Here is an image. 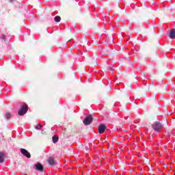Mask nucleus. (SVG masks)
Returning a JSON list of instances; mask_svg holds the SVG:
<instances>
[{
	"mask_svg": "<svg viewBox=\"0 0 175 175\" xmlns=\"http://www.w3.org/2000/svg\"><path fill=\"white\" fill-rule=\"evenodd\" d=\"M21 154L23 155V157H26V158H31V153L27 150V149L25 148H21L20 149Z\"/></svg>",
	"mask_w": 175,
	"mask_h": 175,
	"instance_id": "nucleus-4",
	"label": "nucleus"
},
{
	"mask_svg": "<svg viewBox=\"0 0 175 175\" xmlns=\"http://www.w3.org/2000/svg\"><path fill=\"white\" fill-rule=\"evenodd\" d=\"M5 117L7 120H9L10 118V117H12V115H10V113H6L5 114Z\"/></svg>",
	"mask_w": 175,
	"mask_h": 175,
	"instance_id": "nucleus-12",
	"label": "nucleus"
},
{
	"mask_svg": "<svg viewBox=\"0 0 175 175\" xmlns=\"http://www.w3.org/2000/svg\"><path fill=\"white\" fill-rule=\"evenodd\" d=\"M152 127L155 132H161V129L163 128V125H162L160 122H154L152 124Z\"/></svg>",
	"mask_w": 175,
	"mask_h": 175,
	"instance_id": "nucleus-1",
	"label": "nucleus"
},
{
	"mask_svg": "<svg viewBox=\"0 0 175 175\" xmlns=\"http://www.w3.org/2000/svg\"><path fill=\"white\" fill-rule=\"evenodd\" d=\"M169 38H170V39H175V29H172L170 30Z\"/></svg>",
	"mask_w": 175,
	"mask_h": 175,
	"instance_id": "nucleus-7",
	"label": "nucleus"
},
{
	"mask_svg": "<svg viewBox=\"0 0 175 175\" xmlns=\"http://www.w3.org/2000/svg\"><path fill=\"white\" fill-rule=\"evenodd\" d=\"M10 3H13L16 0H8Z\"/></svg>",
	"mask_w": 175,
	"mask_h": 175,
	"instance_id": "nucleus-15",
	"label": "nucleus"
},
{
	"mask_svg": "<svg viewBox=\"0 0 175 175\" xmlns=\"http://www.w3.org/2000/svg\"><path fill=\"white\" fill-rule=\"evenodd\" d=\"M5 161V153L0 152V163H3Z\"/></svg>",
	"mask_w": 175,
	"mask_h": 175,
	"instance_id": "nucleus-8",
	"label": "nucleus"
},
{
	"mask_svg": "<svg viewBox=\"0 0 175 175\" xmlns=\"http://www.w3.org/2000/svg\"><path fill=\"white\" fill-rule=\"evenodd\" d=\"M52 140H53V143H54V144H55V143H57L58 142V136H57V135L53 136Z\"/></svg>",
	"mask_w": 175,
	"mask_h": 175,
	"instance_id": "nucleus-10",
	"label": "nucleus"
},
{
	"mask_svg": "<svg viewBox=\"0 0 175 175\" xmlns=\"http://www.w3.org/2000/svg\"><path fill=\"white\" fill-rule=\"evenodd\" d=\"M42 128V126H41V124H38V126H36V129H37V131H40Z\"/></svg>",
	"mask_w": 175,
	"mask_h": 175,
	"instance_id": "nucleus-13",
	"label": "nucleus"
},
{
	"mask_svg": "<svg viewBox=\"0 0 175 175\" xmlns=\"http://www.w3.org/2000/svg\"><path fill=\"white\" fill-rule=\"evenodd\" d=\"M48 163H49L51 166H53L55 165V161L54 160V159L49 157L48 159Z\"/></svg>",
	"mask_w": 175,
	"mask_h": 175,
	"instance_id": "nucleus-9",
	"label": "nucleus"
},
{
	"mask_svg": "<svg viewBox=\"0 0 175 175\" xmlns=\"http://www.w3.org/2000/svg\"><path fill=\"white\" fill-rule=\"evenodd\" d=\"M86 148V150H88V147H87V146H86V148Z\"/></svg>",
	"mask_w": 175,
	"mask_h": 175,
	"instance_id": "nucleus-17",
	"label": "nucleus"
},
{
	"mask_svg": "<svg viewBox=\"0 0 175 175\" xmlns=\"http://www.w3.org/2000/svg\"><path fill=\"white\" fill-rule=\"evenodd\" d=\"M109 70H114V68H113V67H110Z\"/></svg>",
	"mask_w": 175,
	"mask_h": 175,
	"instance_id": "nucleus-16",
	"label": "nucleus"
},
{
	"mask_svg": "<svg viewBox=\"0 0 175 175\" xmlns=\"http://www.w3.org/2000/svg\"><path fill=\"white\" fill-rule=\"evenodd\" d=\"M1 39L4 41L6 40V36H5L4 34L1 35Z\"/></svg>",
	"mask_w": 175,
	"mask_h": 175,
	"instance_id": "nucleus-14",
	"label": "nucleus"
},
{
	"mask_svg": "<svg viewBox=\"0 0 175 175\" xmlns=\"http://www.w3.org/2000/svg\"><path fill=\"white\" fill-rule=\"evenodd\" d=\"M93 120L94 118L92 117V115H88L83 120V122L84 125H91Z\"/></svg>",
	"mask_w": 175,
	"mask_h": 175,
	"instance_id": "nucleus-3",
	"label": "nucleus"
},
{
	"mask_svg": "<svg viewBox=\"0 0 175 175\" xmlns=\"http://www.w3.org/2000/svg\"><path fill=\"white\" fill-rule=\"evenodd\" d=\"M28 111V105H22L21 109L18 111V116H25Z\"/></svg>",
	"mask_w": 175,
	"mask_h": 175,
	"instance_id": "nucleus-2",
	"label": "nucleus"
},
{
	"mask_svg": "<svg viewBox=\"0 0 175 175\" xmlns=\"http://www.w3.org/2000/svg\"><path fill=\"white\" fill-rule=\"evenodd\" d=\"M98 131L100 135H102V133H105V131H106V125L104 124H100L98 126Z\"/></svg>",
	"mask_w": 175,
	"mask_h": 175,
	"instance_id": "nucleus-5",
	"label": "nucleus"
},
{
	"mask_svg": "<svg viewBox=\"0 0 175 175\" xmlns=\"http://www.w3.org/2000/svg\"><path fill=\"white\" fill-rule=\"evenodd\" d=\"M54 20H55V23H59V21H61V16H56L54 18Z\"/></svg>",
	"mask_w": 175,
	"mask_h": 175,
	"instance_id": "nucleus-11",
	"label": "nucleus"
},
{
	"mask_svg": "<svg viewBox=\"0 0 175 175\" xmlns=\"http://www.w3.org/2000/svg\"><path fill=\"white\" fill-rule=\"evenodd\" d=\"M35 169L37 170L38 172H44L43 169V165L42 163H38L34 165Z\"/></svg>",
	"mask_w": 175,
	"mask_h": 175,
	"instance_id": "nucleus-6",
	"label": "nucleus"
}]
</instances>
